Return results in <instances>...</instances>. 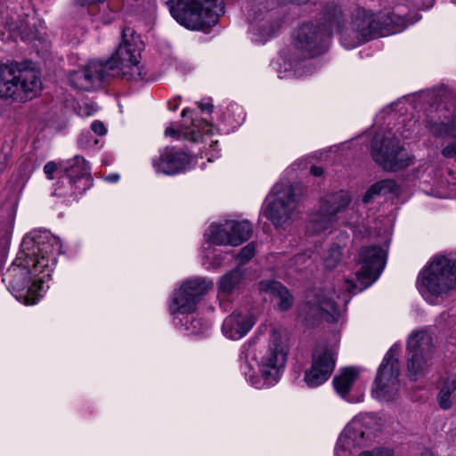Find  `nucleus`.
<instances>
[{"instance_id": "72a5a7b5", "label": "nucleus", "mask_w": 456, "mask_h": 456, "mask_svg": "<svg viewBox=\"0 0 456 456\" xmlns=\"http://www.w3.org/2000/svg\"><path fill=\"white\" fill-rule=\"evenodd\" d=\"M342 249L338 245L331 246L323 256V263L327 269L336 268L342 260Z\"/></svg>"}, {"instance_id": "2f4dec72", "label": "nucleus", "mask_w": 456, "mask_h": 456, "mask_svg": "<svg viewBox=\"0 0 456 456\" xmlns=\"http://www.w3.org/2000/svg\"><path fill=\"white\" fill-rule=\"evenodd\" d=\"M456 391V379L448 378L444 380L438 395V402L443 409H449L452 404V396Z\"/></svg>"}, {"instance_id": "f8f14e48", "label": "nucleus", "mask_w": 456, "mask_h": 456, "mask_svg": "<svg viewBox=\"0 0 456 456\" xmlns=\"http://www.w3.org/2000/svg\"><path fill=\"white\" fill-rule=\"evenodd\" d=\"M407 371L412 379L425 375L433 354V341L425 330L412 332L407 341Z\"/></svg>"}, {"instance_id": "39448f33", "label": "nucleus", "mask_w": 456, "mask_h": 456, "mask_svg": "<svg viewBox=\"0 0 456 456\" xmlns=\"http://www.w3.org/2000/svg\"><path fill=\"white\" fill-rule=\"evenodd\" d=\"M38 72L15 63L0 65V97L25 102L35 97L41 89Z\"/></svg>"}, {"instance_id": "c03bdc74", "label": "nucleus", "mask_w": 456, "mask_h": 456, "mask_svg": "<svg viewBox=\"0 0 456 456\" xmlns=\"http://www.w3.org/2000/svg\"><path fill=\"white\" fill-rule=\"evenodd\" d=\"M56 169L57 165L53 161L46 163L44 167V172L49 179H53V174L55 172Z\"/></svg>"}, {"instance_id": "a878e982", "label": "nucleus", "mask_w": 456, "mask_h": 456, "mask_svg": "<svg viewBox=\"0 0 456 456\" xmlns=\"http://www.w3.org/2000/svg\"><path fill=\"white\" fill-rule=\"evenodd\" d=\"M380 27V37L402 31L407 26L404 17L395 12L378 14Z\"/></svg>"}, {"instance_id": "f3484780", "label": "nucleus", "mask_w": 456, "mask_h": 456, "mask_svg": "<svg viewBox=\"0 0 456 456\" xmlns=\"http://www.w3.org/2000/svg\"><path fill=\"white\" fill-rule=\"evenodd\" d=\"M330 289H322L309 299L308 305L300 309L299 314L305 319L322 317L328 322H336L342 313V307L335 301Z\"/></svg>"}, {"instance_id": "5701e85b", "label": "nucleus", "mask_w": 456, "mask_h": 456, "mask_svg": "<svg viewBox=\"0 0 456 456\" xmlns=\"http://www.w3.org/2000/svg\"><path fill=\"white\" fill-rule=\"evenodd\" d=\"M248 21L250 30L262 37L268 38L272 37L279 28V22L271 20V14L262 10H250L248 13Z\"/></svg>"}, {"instance_id": "79ce46f5", "label": "nucleus", "mask_w": 456, "mask_h": 456, "mask_svg": "<svg viewBox=\"0 0 456 456\" xmlns=\"http://www.w3.org/2000/svg\"><path fill=\"white\" fill-rule=\"evenodd\" d=\"M191 325L193 327L194 333H201L208 328V324L206 322L201 323L200 320L196 319L191 321Z\"/></svg>"}, {"instance_id": "cd10ccee", "label": "nucleus", "mask_w": 456, "mask_h": 456, "mask_svg": "<svg viewBox=\"0 0 456 456\" xmlns=\"http://www.w3.org/2000/svg\"><path fill=\"white\" fill-rule=\"evenodd\" d=\"M69 183H76L77 180L86 178L90 180V167L86 159L81 156H75L68 167H65Z\"/></svg>"}, {"instance_id": "603ef678", "label": "nucleus", "mask_w": 456, "mask_h": 456, "mask_svg": "<svg viewBox=\"0 0 456 456\" xmlns=\"http://www.w3.org/2000/svg\"><path fill=\"white\" fill-rule=\"evenodd\" d=\"M108 181L115 183L119 179V175L118 174L110 175L107 178Z\"/></svg>"}, {"instance_id": "13d9d810", "label": "nucleus", "mask_w": 456, "mask_h": 456, "mask_svg": "<svg viewBox=\"0 0 456 456\" xmlns=\"http://www.w3.org/2000/svg\"><path fill=\"white\" fill-rule=\"evenodd\" d=\"M188 112H189V110H183L182 111V116H183V117L186 116Z\"/></svg>"}, {"instance_id": "8fccbe9b", "label": "nucleus", "mask_w": 456, "mask_h": 456, "mask_svg": "<svg viewBox=\"0 0 456 456\" xmlns=\"http://www.w3.org/2000/svg\"><path fill=\"white\" fill-rule=\"evenodd\" d=\"M310 172L313 175L318 177L323 174V169L321 167L313 166L310 169Z\"/></svg>"}, {"instance_id": "20e7f679", "label": "nucleus", "mask_w": 456, "mask_h": 456, "mask_svg": "<svg viewBox=\"0 0 456 456\" xmlns=\"http://www.w3.org/2000/svg\"><path fill=\"white\" fill-rule=\"evenodd\" d=\"M167 4L178 23L194 30L214 26L224 12V0H168Z\"/></svg>"}, {"instance_id": "bb28decb", "label": "nucleus", "mask_w": 456, "mask_h": 456, "mask_svg": "<svg viewBox=\"0 0 456 456\" xmlns=\"http://www.w3.org/2000/svg\"><path fill=\"white\" fill-rule=\"evenodd\" d=\"M243 279V272L237 268L224 274L219 281V300L220 305H224L226 297L237 289Z\"/></svg>"}, {"instance_id": "4468645a", "label": "nucleus", "mask_w": 456, "mask_h": 456, "mask_svg": "<svg viewBox=\"0 0 456 456\" xmlns=\"http://www.w3.org/2000/svg\"><path fill=\"white\" fill-rule=\"evenodd\" d=\"M370 153L373 160L386 170L395 171L411 164L408 153L396 138L375 136Z\"/></svg>"}, {"instance_id": "9b49d317", "label": "nucleus", "mask_w": 456, "mask_h": 456, "mask_svg": "<svg viewBox=\"0 0 456 456\" xmlns=\"http://www.w3.org/2000/svg\"><path fill=\"white\" fill-rule=\"evenodd\" d=\"M213 287L207 278H192L184 281L171 297L169 312L171 314H188L194 313L203 296Z\"/></svg>"}, {"instance_id": "9d476101", "label": "nucleus", "mask_w": 456, "mask_h": 456, "mask_svg": "<svg viewBox=\"0 0 456 456\" xmlns=\"http://www.w3.org/2000/svg\"><path fill=\"white\" fill-rule=\"evenodd\" d=\"M297 200L289 183H276L265 211L266 217L276 227H285L297 216Z\"/></svg>"}, {"instance_id": "de8ad7c7", "label": "nucleus", "mask_w": 456, "mask_h": 456, "mask_svg": "<svg viewBox=\"0 0 456 456\" xmlns=\"http://www.w3.org/2000/svg\"><path fill=\"white\" fill-rule=\"evenodd\" d=\"M199 107L202 111H206L208 113H211L213 111L214 106L210 102H200Z\"/></svg>"}, {"instance_id": "09e8293b", "label": "nucleus", "mask_w": 456, "mask_h": 456, "mask_svg": "<svg viewBox=\"0 0 456 456\" xmlns=\"http://www.w3.org/2000/svg\"><path fill=\"white\" fill-rule=\"evenodd\" d=\"M340 15H341V12L339 10H336V12L334 13V18L330 21L331 26L339 27V25H340Z\"/></svg>"}, {"instance_id": "b1692460", "label": "nucleus", "mask_w": 456, "mask_h": 456, "mask_svg": "<svg viewBox=\"0 0 456 456\" xmlns=\"http://www.w3.org/2000/svg\"><path fill=\"white\" fill-rule=\"evenodd\" d=\"M259 289L272 295L281 311H287L293 305V297L289 291L279 281H262L259 283Z\"/></svg>"}, {"instance_id": "e433bc0d", "label": "nucleus", "mask_w": 456, "mask_h": 456, "mask_svg": "<svg viewBox=\"0 0 456 456\" xmlns=\"http://www.w3.org/2000/svg\"><path fill=\"white\" fill-rule=\"evenodd\" d=\"M255 255V246L250 243L245 246L238 255L240 263H245L251 259Z\"/></svg>"}, {"instance_id": "aec40b11", "label": "nucleus", "mask_w": 456, "mask_h": 456, "mask_svg": "<svg viewBox=\"0 0 456 456\" xmlns=\"http://www.w3.org/2000/svg\"><path fill=\"white\" fill-rule=\"evenodd\" d=\"M107 77L103 62L91 61L84 69L71 72L69 80L74 88L90 91L100 86Z\"/></svg>"}, {"instance_id": "6e6552de", "label": "nucleus", "mask_w": 456, "mask_h": 456, "mask_svg": "<svg viewBox=\"0 0 456 456\" xmlns=\"http://www.w3.org/2000/svg\"><path fill=\"white\" fill-rule=\"evenodd\" d=\"M289 352L288 338L284 331L273 329L267 344L265 354L262 356L258 366L261 375L268 385L279 379Z\"/></svg>"}, {"instance_id": "f257e3e1", "label": "nucleus", "mask_w": 456, "mask_h": 456, "mask_svg": "<svg viewBox=\"0 0 456 456\" xmlns=\"http://www.w3.org/2000/svg\"><path fill=\"white\" fill-rule=\"evenodd\" d=\"M61 249L60 239L49 231H33L23 238L16 259L3 278L19 301L30 305L43 296L44 283L50 279Z\"/></svg>"}, {"instance_id": "393cba45", "label": "nucleus", "mask_w": 456, "mask_h": 456, "mask_svg": "<svg viewBox=\"0 0 456 456\" xmlns=\"http://www.w3.org/2000/svg\"><path fill=\"white\" fill-rule=\"evenodd\" d=\"M360 370L356 367H346L341 369L333 379V386L336 392L343 398H346L353 384L359 378Z\"/></svg>"}, {"instance_id": "c85d7f7f", "label": "nucleus", "mask_w": 456, "mask_h": 456, "mask_svg": "<svg viewBox=\"0 0 456 456\" xmlns=\"http://www.w3.org/2000/svg\"><path fill=\"white\" fill-rule=\"evenodd\" d=\"M227 228H230L232 246H238L248 240L252 233V226L248 221L227 220Z\"/></svg>"}, {"instance_id": "ddd939ff", "label": "nucleus", "mask_w": 456, "mask_h": 456, "mask_svg": "<svg viewBox=\"0 0 456 456\" xmlns=\"http://www.w3.org/2000/svg\"><path fill=\"white\" fill-rule=\"evenodd\" d=\"M350 201L348 192L344 191L325 196L321 200L319 209L310 217L308 232L317 234L331 228L337 221V215L343 212Z\"/></svg>"}, {"instance_id": "a19ab883", "label": "nucleus", "mask_w": 456, "mask_h": 456, "mask_svg": "<svg viewBox=\"0 0 456 456\" xmlns=\"http://www.w3.org/2000/svg\"><path fill=\"white\" fill-rule=\"evenodd\" d=\"M97 111V108L92 104L86 103L79 109L81 116H92Z\"/></svg>"}, {"instance_id": "37998d69", "label": "nucleus", "mask_w": 456, "mask_h": 456, "mask_svg": "<svg viewBox=\"0 0 456 456\" xmlns=\"http://www.w3.org/2000/svg\"><path fill=\"white\" fill-rule=\"evenodd\" d=\"M91 134L89 132L82 134L78 140V144L82 148H88L91 146Z\"/></svg>"}, {"instance_id": "4c0bfd02", "label": "nucleus", "mask_w": 456, "mask_h": 456, "mask_svg": "<svg viewBox=\"0 0 456 456\" xmlns=\"http://www.w3.org/2000/svg\"><path fill=\"white\" fill-rule=\"evenodd\" d=\"M310 257L311 256L307 252L298 254L295 256L293 259L290 260V266L299 268L301 265H305L307 259H309Z\"/></svg>"}, {"instance_id": "6ab92c4d", "label": "nucleus", "mask_w": 456, "mask_h": 456, "mask_svg": "<svg viewBox=\"0 0 456 456\" xmlns=\"http://www.w3.org/2000/svg\"><path fill=\"white\" fill-rule=\"evenodd\" d=\"M151 162L156 173L174 175L186 169L190 157L182 150L166 147L159 151V155L154 157Z\"/></svg>"}, {"instance_id": "864d4df0", "label": "nucleus", "mask_w": 456, "mask_h": 456, "mask_svg": "<svg viewBox=\"0 0 456 456\" xmlns=\"http://www.w3.org/2000/svg\"><path fill=\"white\" fill-rule=\"evenodd\" d=\"M165 134L166 135H175V131L174 128L172 127H167L165 131Z\"/></svg>"}, {"instance_id": "ea45409f", "label": "nucleus", "mask_w": 456, "mask_h": 456, "mask_svg": "<svg viewBox=\"0 0 456 456\" xmlns=\"http://www.w3.org/2000/svg\"><path fill=\"white\" fill-rule=\"evenodd\" d=\"M91 129L94 134L98 135H103L107 132L104 124L99 120H95L91 124Z\"/></svg>"}, {"instance_id": "412c9836", "label": "nucleus", "mask_w": 456, "mask_h": 456, "mask_svg": "<svg viewBox=\"0 0 456 456\" xmlns=\"http://www.w3.org/2000/svg\"><path fill=\"white\" fill-rule=\"evenodd\" d=\"M425 126L428 131L436 138L454 137L456 138V118H450L441 119L436 114L428 116L425 120ZM445 158L456 157V141L449 143L442 150Z\"/></svg>"}, {"instance_id": "dca6fc26", "label": "nucleus", "mask_w": 456, "mask_h": 456, "mask_svg": "<svg viewBox=\"0 0 456 456\" xmlns=\"http://www.w3.org/2000/svg\"><path fill=\"white\" fill-rule=\"evenodd\" d=\"M337 348L334 345H318L313 354L312 366L305 373V381L310 387L323 384L331 375L336 363Z\"/></svg>"}, {"instance_id": "f704fd0d", "label": "nucleus", "mask_w": 456, "mask_h": 456, "mask_svg": "<svg viewBox=\"0 0 456 456\" xmlns=\"http://www.w3.org/2000/svg\"><path fill=\"white\" fill-rule=\"evenodd\" d=\"M211 133V125L207 121H201L199 125H196L193 122V128L190 131L185 132V137L191 141H198L201 137L202 134H207Z\"/></svg>"}, {"instance_id": "bf43d9fd", "label": "nucleus", "mask_w": 456, "mask_h": 456, "mask_svg": "<svg viewBox=\"0 0 456 456\" xmlns=\"http://www.w3.org/2000/svg\"><path fill=\"white\" fill-rule=\"evenodd\" d=\"M169 108L175 111L177 110V105H173V107L169 106Z\"/></svg>"}, {"instance_id": "4be33fe9", "label": "nucleus", "mask_w": 456, "mask_h": 456, "mask_svg": "<svg viewBox=\"0 0 456 456\" xmlns=\"http://www.w3.org/2000/svg\"><path fill=\"white\" fill-rule=\"evenodd\" d=\"M255 322L256 318L249 313H233L224 321L222 330L230 339H240L251 330Z\"/></svg>"}, {"instance_id": "473e14b6", "label": "nucleus", "mask_w": 456, "mask_h": 456, "mask_svg": "<svg viewBox=\"0 0 456 456\" xmlns=\"http://www.w3.org/2000/svg\"><path fill=\"white\" fill-rule=\"evenodd\" d=\"M395 183L393 180H382L374 183L363 195L364 203H369L376 195L386 194L394 191Z\"/></svg>"}, {"instance_id": "6e6d98bb", "label": "nucleus", "mask_w": 456, "mask_h": 456, "mask_svg": "<svg viewBox=\"0 0 456 456\" xmlns=\"http://www.w3.org/2000/svg\"><path fill=\"white\" fill-rule=\"evenodd\" d=\"M290 2L297 3L298 4L308 2L309 0H289Z\"/></svg>"}, {"instance_id": "423d86ee", "label": "nucleus", "mask_w": 456, "mask_h": 456, "mask_svg": "<svg viewBox=\"0 0 456 456\" xmlns=\"http://www.w3.org/2000/svg\"><path fill=\"white\" fill-rule=\"evenodd\" d=\"M378 14L365 9L355 10L350 22L339 28L341 45L347 49L354 48L375 37H380Z\"/></svg>"}, {"instance_id": "5fc2aeb1", "label": "nucleus", "mask_w": 456, "mask_h": 456, "mask_svg": "<svg viewBox=\"0 0 456 456\" xmlns=\"http://www.w3.org/2000/svg\"><path fill=\"white\" fill-rule=\"evenodd\" d=\"M421 456H435V455L432 452L427 450L421 453Z\"/></svg>"}, {"instance_id": "2eb2a0df", "label": "nucleus", "mask_w": 456, "mask_h": 456, "mask_svg": "<svg viewBox=\"0 0 456 456\" xmlns=\"http://www.w3.org/2000/svg\"><path fill=\"white\" fill-rule=\"evenodd\" d=\"M330 38L327 29L305 23L297 29L293 44L302 58L314 57L326 51Z\"/></svg>"}, {"instance_id": "7ed1b4c3", "label": "nucleus", "mask_w": 456, "mask_h": 456, "mask_svg": "<svg viewBox=\"0 0 456 456\" xmlns=\"http://www.w3.org/2000/svg\"><path fill=\"white\" fill-rule=\"evenodd\" d=\"M142 42L132 28H125L121 42L114 54L103 62L108 77H118L128 81L142 79L140 66Z\"/></svg>"}, {"instance_id": "a18cd8bd", "label": "nucleus", "mask_w": 456, "mask_h": 456, "mask_svg": "<svg viewBox=\"0 0 456 456\" xmlns=\"http://www.w3.org/2000/svg\"><path fill=\"white\" fill-rule=\"evenodd\" d=\"M105 0H73V3L77 6H90L104 2Z\"/></svg>"}, {"instance_id": "1a4fd4ad", "label": "nucleus", "mask_w": 456, "mask_h": 456, "mask_svg": "<svg viewBox=\"0 0 456 456\" xmlns=\"http://www.w3.org/2000/svg\"><path fill=\"white\" fill-rule=\"evenodd\" d=\"M399 373L398 347L394 346L387 353L378 370L371 390L373 397L384 401L395 399L401 389Z\"/></svg>"}, {"instance_id": "58836bf2", "label": "nucleus", "mask_w": 456, "mask_h": 456, "mask_svg": "<svg viewBox=\"0 0 456 456\" xmlns=\"http://www.w3.org/2000/svg\"><path fill=\"white\" fill-rule=\"evenodd\" d=\"M359 456H394V454L389 450L375 449L372 451L362 452Z\"/></svg>"}, {"instance_id": "a211bd4d", "label": "nucleus", "mask_w": 456, "mask_h": 456, "mask_svg": "<svg viewBox=\"0 0 456 456\" xmlns=\"http://www.w3.org/2000/svg\"><path fill=\"white\" fill-rule=\"evenodd\" d=\"M369 433L362 421L353 419L340 434L336 447V456H350L353 450L366 445Z\"/></svg>"}, {"instance_id": "49530a36", "label": "nucleus", "mask_w": 456, "mask_h": 456, "mask_svg": "<svg viewBox=\"0 0 456 456\" xmlns=\"http://www.w3.org/2000/svg\"><path fill=\"white\" fill-rule=\"evenodd\" d=\"M211 251L205 252L203 256V265H206L207 268H216L219 265V263H208L207 259H208L209 255L211 254Z\"/></svg>"}, {"instance_id": "c756f323", "label": "nucleus", "mask_w": 456, "mask_h": 456, "mask_svg": "<svg viewBox=\"0 0 456 456\" xmlns=\"http://www.w3.org/2000/svg\"><path fill=\"white\" fill-rule=\"evenodd\" d=\"M207 240L216 245H232L230 228L227 220L223 224H211L206 232Z\"/></svg>"}, {"instance_id": "c9c22d12", "label": "nucleus", "mask_w": 456, "mask_h": 456, "mask_svg": "<svg viewBox=\"0 0 456 456\" xmlns=\"http://www.w3.org/2000/svg\"><path fill=\"white\" fill-rule=\"evenodd\" d=\"M252 344L249 342L248 345H245L243 346V352L242 354L245 355V362L241 364L240 370L242 373L244 374L246 379H248L253 383V366L250 362H248V358L252 354Z\"/></svg>"}, {"instance_id": "4d7b16f0", "label": "nucleus", "mask_w": 456, "mask_h": 456, "mask_svg": "<svg viewBox=\"0 0 456 456\" xmlns=\"http://www.w3.org/2000/svg\"><path fill=\"white\" fill-rule=\"evenodd\" d=\"M362 395H361V397H359L357 400H354L353 398H346L347 401L351 402V403H354V402H358L362 399Z\"/></svg>"}, {"instance_id": "3c124183", "label": "nucleus", "mask_w": 456, "mask_h": 456, "mask_svg": "<svg viewBox=\"0 0 456 456\" xmlns=\"http://www.w3.org/2000/svg\"><path fill=\"white\" fill-rule=\"evenodd\" d=\"M337 298L344 304V305H346L348 301L350 300V297L346 293V292H343L342 294H339L337 296Z\"/></svg>"}, {"instance_id": "0eeeda50", "label": "nucleus", "mask_w": 456, "mask_h": 456, "mask_svg": "<svg viewBox=\"0 0 456 456\" xmlns=\"http://www.w3.org/2000/svg\"><path fill=\"white\" fill-rule=\"evenodd\" d=\"M384 266L385 252L381 248H362L354 268L356 281H346L345 289L348 293L362 291L378 279Z\"/></svg>"}, {"instance_id": "7c9ffc66", "label": "nucleus", "mask_w": 456, "mask_h": 456, "mask_svg": "<svg viewBox=\"0 0 456 456\" xmlns=\"http://www.w3.org/2000/svg\"><path fill=\"white\" fill-rule=\"evenodd\" d=\"M38 25L40 21L34 15L30 16L26 14L24 17H20L17 29L20 35L27 39H34L37 37L38 33Z\"/></svg>"}, {"instance_id": "f03ea898", "label": "nucleus", "mask_w": 456, "mask_h": 456, "mask_svg": "<svg viewBox=\"0 0 456 456\" xmlns=\"http://www.w3.org/2000/svg\"><path fill=\"white\" fill-rule=\"evenodd\" d=\"M417 285L419 292L431 304L433 297H442L456 289V258L450 255H436L419 273Z\"/></svg>"}]
</instances>
